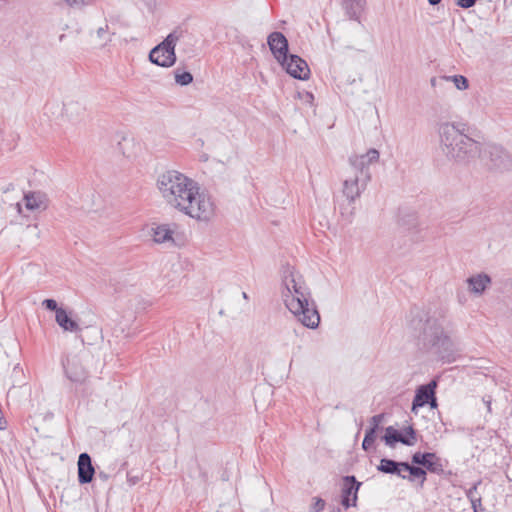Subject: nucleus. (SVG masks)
Wrapping results in <instances>:
<instances>
[{"instance_id":"obj_31","label":"nucleus","mask_w":512,"mask_h":512,"mask_svg":"<svg viewBox=\"0 0 512 512\" xmlns=\"http://www.w3.org/2000/svg\"><path fill=\"white\" fill-rule=\"evenodd\" d=\"M375 439H376V433L374 432V429H368L365 433V437L362 442V448L365 451H369L372 448Z\"/></svg>"},{"instance_id":"obj_30","label":"nucleus","mask_w":512,"mask_h":512,"mask_svg":"<svg viewBox=\"0 0 512 512\" xmlns=\"http://www.w3.org/2000/svg\"><path fill=\"white\" fill-rule=\"evenodd\" d=\"M67 6L72 9H82L86 6H90L96 2V0H62Z\"/></svg>"},{"instance_id":"obj_35","label":"nucleus","mask_w":512,"mask_h":512,"mask_svg":"<svg viewBox=\"0 0 512 512\" xmlns=\"http://www.w3.org/2000/svg\"><path fill=\"white\" fill-rule=\"evenodd\" d=\"M42 305L45 306L48 310L55 311V315H57V310L61 308L58 307V304L54 299H45L42 302Z\"/></svg>"},{"instance_id":"obj_20","label":"nucleus","mask_w":512,"mask_h":512,"mask_svg":"<svg viewBox=\"0 0 512 512\" xmlns=\"http://www.w3.org/2000/svg\"><path fill=\"white\" fill-rule=\"evenodd\" d=\"M85 111V104L80 100H70L63 107V113L70 119L83 115Z\"/></svg>"},{"instance_id":"obj_4","label":"nucleus","mask_w":512,"mask_h":512,"mask_svg":"<svg viewBox=\"0 0 512 512\" xmlns=\"http://www.w3.org/2000/svg\"><path fill=\"white\" fill-rule=\"evenodd\" d=\"M216 204L212 196L201 189L198 182L191 189L177 211L198 221L208 223L216 216Z\"/></svg>"},{"instance_id":"obj_41","label":"nucleus","mask_w":512,"mask_h":512,"mask_svg":"<svg viewBox=\"0 0 512 512\" xmlns=\"http://www.w3.org/2000/svg\"><path fill=\"white\" fill-rule=\"evenodd\" d=\"M436 82H437V79H436V78H432V79H431V85H432L433 87H435V86H436Z\"/></svg>"},{"instance_id":"obj_15","label":"nucleus","mask_w":512,"mask_h":512,"mask_svg":"<svg viewBox=\"0 0 512 512\" xmlns=\"http://www.w3.org/2000/svg\"><path fill=\"white\" fill-rule=\"evenodd\" d=\"M360 485L361 483L356 482L354 476L345 477L341 500V503L345 508L356 506L357 493Z\"/></svg>"},{"instance_id":"obj_36","label":"nucleus","mask_w":512,"mask_h":512,"mask_svg":"<svg viewBox=\"0 0 512 512\" xmlns=\"http://www.w3.org/2000/svg\"><path fill=\"white\" fill-rule=\"evenodd\" d=\"M325 508V501L321 498H314L312 509L314 512H321Z\"/></svg>"},{"instance_id":"obj_28","label":"nucleus","mask_w":512,"mask_h":512,"mask_svg":"<svg viewBox=\"0 0 512 512\" xmlns=\"http://www.w3.org/2000/svg\"><path fill=\"white\" fill-rule=\"evenodd\" d=\"M96 37L99 40V45L101 47L106 46L109 42L112 41V34L108 32V25H105L104 27H99L96 30Z\"/></svg>"},{"instance_id":"obj_37","label":"nucleus","mask_w":512,"mask_h":512,"mask_svg":"<svg viewBox=\"0 0 512 512\" xmlns=\"http://www.w3.org/2000/svg\"><path fill=\"white\" fill-rule=\"evenodd\" d=\"M476 0H456L458 6L462 8H470L475 4Z\"/></svg>"},{"instance_id":"obj_1","label":"nucleus","mask_w":512,"mask_h":512,"mask_svg":"<svg viewBox=\"0 0 512 512\" xmlns=\"http://www.w3.org/2000/svg\"><path fill=\"white\" fill-rule=\"evenodd\" d=\"M283 284L285 289L282 298L286 308L303 326L316 329L320 324V314L303 276L296 271H289Z\"/></svg>"},{"instance_id":"obj_5","label":"nucleus","mask_w":512,"mask_h":512,"mask_svg":"<svg viewBox=\"0 0 512 512\" xmlns=\"http://www.w3.org/2000/svg\"><path fill=\"white\" fill-rule=\"evenodd\" d=\"M179 39V33H170L160 44L150 51L149 60L151 63L164 68L173 66L176 62L175 47Z\"/></svg>"},{"instance_id":"obj_25","label":"nucleus","mask_w":512,"mask_h":512,"mask_svg":"<svg viewBox=\"0 0 512 512\" xmlns=\"http://www.w3.org/2000/svg\"><path fill=\"white\" fill-rule=\"evenodd\" d=\"M402 469L405 472L409 473L407 479H409L410 481H413L415 478H420L421 483H423L426 480V472L420 467L411 466L405 462V464L402 465Z\"/></svg>"},{"instance_id":"obj_34","label":"nucleus","mask_w":512,"mask_h":512,"mask_svg":"<svg viewBox=\"0 0 512 512\" xmlns=\"http://www.w3.org/2000/svg\"><path fill=\"white\" fill-rule=\"evenodd\" d=\"M383 419V414L374 415L370 420L371 427L369 429H374V432L376 433Z\"/></svg>"},{"instance_id":"obj_21","label":"nucleus","mask_w":512,"mask_h":512,"mask_svg":"<svg viewBox=\"0 0 512 512\" xmlns=\"http://www.w3.org/2000/svg\"><path fill=\"white\" fill-rule=\"evenodd\" d=\"M364 0H343V7L350 19H358L364 7Z\"/></svg>"},{"instance_id":"obj_17","label":"nucleus","mask_w":512,"mask_h":512,"mask_svg":"<svg viewBox=\"0 0 512 512\" xmlns=\"http://www.w3.org/2000/svg\"><path fill=\"white\" fill-rule=\"evenodd\" d=\"M78 481L80 484L90 483L93 479L95 469L91 457L87 453H81L78 457Z\"/></svg>"},{"instance_id":"obj_3","label":"nucleus","mask_w":512,"mask_h":512,"mask_svg":"<svg viewBox=\"0 0 512 512\" xmlns=\"http://www.w3.org/2000/svg\"><path fill=\"white\" fill-rule=\"evenodd\" d=\"M196 183L184 173L171 169L157 176L156 188L165 203L177 210Z\"/></svg>"},{"instance_id":"obj_33","label":"nucleus","mask_w":512,"mask_h":512,"mask_svg":"<svg viewBox=\"0 0 512 512\" xmlns=\"http://www.w3.org/2000/svg\"><path fill=\"white\" fill-rule=\"evenodd\" d=\"M383 419V414L374 415L370 420L371 427L369 429H374V432L376 433Z\"/></svg>"},{"instance_id":"obj_39","label":"nucleus","mask_w":512,"mask_h":512,"mask_svg":"<svg viewBox=\"0 0 512 512\" xmlns=\"http://www.w3.org/2000/svg\"><path fill=\"white\" fill-rule=\"evenodd\" d=\"M429 4L431 5H437L441 2V0H428Z\"/></svg>"},{"instance_id":"obj_22","label":"nucleus","mask_w":512,"mask_h":512,"mask_svg":"<svg viewBox=\"0 0 512 512\" xmlns=\"http://www.w3.org/2000/svg\"><path fill=\"white\" fill-rule=\"evenodd\" d=\"M405 462H396L391 459H381L380 464L378 465V470L386 473V474H395L400 475V470L402 469V465H404Z\"/></svg>"},{"instance_id":"obj_45","label":"nucleus","mask_w":512,"mask_h":512,"mask_svg":"<svg viewBox=\"0 0 512 512\" xmlns=\"http://www.w3.org/2000/svg\"><path fill=\"white\" fill-rule=\"evenodd\" d=\"M334 512H341V511H340V509H337V510H336V511H334Z\"/></svg>"},{"instance_id":"obj_7","label":"nucleus","mask_w":512,"mask_h":512,"mask_svg":"<svg viewBox=\"0 0 512 512\" xmlns=\"http://www.w3.org/2000/svg\"><path fill=\"white\" fill-rule=\"evenodd\" d=\"M479 158L492 169L499 171L512 169V155L496 144H483L482 155H479Z\"/></svg>"},{"instance_id":"obj_24","label":"nucleus","mask_w":512,"mask_h":512,"mask_svg":"<svg viewBox=\"0 0 512 512\" xmlns=\"http://www.w3.org/2000/svg\"><path fill=\"white\" fill-rule=\"evenodd\" d=\"M480 483L481 482L478 481L466 491V497L470 500L474 512H479V510L482 509V498L477 494V488Z\"/></svg>"},{"instance_id":"obj_11","label":"nucleus","mask_w":512,"mask_h":512,"mask_svg":"<svg viewBox=\"0 0 512 512\" xmlns=\"http://www.w3.org/2000/svg\"><path fill=\"white\" fill-rule=\"evenodd\" d=\"M286 72L292 77L306 80L309 77L310 69L305 60L297 55H289L285 60L279 62Z\"/></svg>"},{"instance_id":"obj_2","label":"nucleus","mask_w":512,"mask_h":512,"mask_svg":"<svg viewBox=\"0 0 512 512\" xmlns=\"http://www.w3.org/2000/svg\"><path fill=\"white\" fill-rule=\"evenodd\" d=\"M440 146L447 158L466 164L482 155V145L465 133L464 125L443 123L439 126Z\"/></svg>"},{"instance_id":"obj_40","label":"nucleus","mask_w":512,"mask_h":512,"mask_svg":"<svg viewBox=\"0 0 512 512\" xmlns=\"http://www.w3.org/2000/svg\"><path fill=\"white\" fill-rule=\"evenodd\" d=\"M404 470H400V475H398L399 477H401L402 479H407L408 476L406 474H404Z\"/></svg>"},{"instance_id":"obj_10","label":"nucleus","mask_w":512,"mask_h":512,"mask_svg":"<svg viewBox=\"0 0 512 512\" xmlns=\"http://www.w3.org/2000/svg\"><path fill=\"white\" fill-rule=\"evenodd\" d=\"M63 368L67 378L75 383H84L88 378V370L83 364L80 355L67 356L63 361Z\"/></svg>"},{"instance_id":"obj_44","label":"nucleus","mask_w":512,"mask_h":512,"mask_svg":"<svg viewBox=\"0 0 512 512\" xmlns=\"http://www.w3.org/2000/svg\"><path fill=\"white\" fill-rule=\"evenodd\" d=\"M307 96L310 98V99H313V95L308 93Z\"/></svg>"},{"instance_id":"obj_18","label":"nucleus","mask_w":512,"mask_h":512,"mask_svg":"<svg viewBox=\"0 0 512 512\" xmlns=\"http://www.w3.org/2000/svg\"><path fill=\"white\" fill-rule=\"evenodd\" d=\"M412 462L426 467L431 472H438L442 469L440 460L435 453L416 452L412 456Z\"/></svg>"},{"instance_id":"obj_8","label":"nucleus","mask_w":512,"mask_h":512,"mask_svg":"<svg viewBox=\"0 0 512 512\" xmlns=\"http://www.w3.org/2000/svg\"><path fill=\"white\" fill-rule=\"evenodd\" d=\"M369 182L370 177L367 174L355 172H352V175L344 180L342 194L349 204L354 203L361 196Z\"/></svg>"},{"instance_id":"obj_38","label":"nucleus","mask_w":512,"mask_h":512,"mask_svg":"<svg viewBox=\"0 0 512 512\" xmlns=\"http://www.w3.org/2000/svg\"><path fill=\"white\" fill-rule=\"evenodd\" d=\"M484 401H485V404L487 406L488 412H491V400L488 399V400H484Z\"/></svg>"},{"instance_id":"obj_26","label":"nucleus","mask_w":512,"mask_h":512,"mask_svg":"<svg viewBox=\"0 0 512 512\" xmlns=\"http://www.w3.org/2000/svg\"><path fill=\"white\" fill-rule=\"evenodd\" d=\"M442 80L453 82L458 90H466L469 87L468 79L462 75L442 76Z\"/></svg>"},{"instance_id":"obj_27","label":"nucleus","mask_w":512,"mask_h":512,"mask_svg":"<svg viewBox=\"0 0 512 512\" xmlns=\"http://www.w3.org/2000/svg\"><path fill=\"white\" fill-rule=\"evenodd\" d=\"M437 344L444 350V351H451V352H458L459 348L454 343V341L447 335H443L442 337H439L437 340Z\"/></svg>"},{"instance_id":"obj_14","label":"nucleus","mask_w":512,"mask_h":512,"mask_svg":"<svg viewBox=\"0 0 512 512\" xmlns=\"http://www.w3.org/2000/svg\"><path fill=\"white\" fill-rule=\"evenodd\" d=\"M269 48L278 62L285 60L288 53V41L281 32H272L267 39Z\"/></svg>"},{"instance_id":"obj_9","label":"nucleus","mask_w":512,"mask_h":512,"mask_svg":"<svg viewBox=\"0 0 512 512\" xmlns=\"http://www.w3.org/2000/svg\"><path fill=\"white\" fill-rule=\"evenodd\" d=\"M379 159V151L371 148L365 154H354L350 156L349 164L352 172L357 174L365 173L371 178L369 166L378 163Z\"/></svg>"},{"instance_id":"obj_13","label":"nucleus","mask_w":512,"mask_h":512,"mask_svg":"<svg viewBox=\"0 0 512 512\" xmlns=\"http://www.w3.org/2000/svg\"><path fill=\"white\" fill-rule=\"evenodd\" d=\"M405 432L406 434L404 435L393 426H389L385 429L383 440L385 441V444L390 447H394L396 442H400L407 446L414 445L416 443V433L414 429L409 426L406 428Z\"/></svg>"},{"instance_id":"obj_19","label":"nucleus","mask_w":512,"mask_h":512,"mask_svg":"<svg viewBox=\"0 0 512 512\" xmlns=\"http://www.w3.org/2000/svg\"><path fill=\"white\" fill-rule=\"evenodd\" d=\"M55 321L64 331L72 333L81 332L80 325L69 316V314L64 308H60L59 310H57V315H55Z\"/></svg>"},{"instance_id":"obj_32","label":"nucleus","mask_w":512,"mask_h":512,"mask_svg":"<svg viewBox=\"0 0 512 512\" xmlns=\"http://www.w3.org/2000/svg\"><path fill=\"white\" fill-rule=\"evenodd\" d=\"M383 419V414L374 415L370 420L371 427L369 429H374V432L376 433Z\"/></svg>"},{"instance_id":"obj_23","label":"nucleus","mask_w":512,"mask_h":512,"mask_svg":"<svg viewBox=\"0 0 512 512\" xmlns=\"http://www.w3.org/2000/svg\"><path fill=\"white\" fill-rule=\"evenodd\" d=\"M25 206L29 210L40 208L44 202V196L39 192H30L24 196Z\"/></svg>"},{"instance_id":"obj_6","label":"nucleus","mask_w":512,"mask_h":512,"mask_svg":"<svg viewBox=\"0 0 512 512\" xmlns=\"http://www.w3.org/2000/svg\"><path fill=\"white\" fill-rule=\"evenodd\" d=\"M152 239L157 244L168 247H181L186 243V236L176 223L158 224L152 227Z\"/></svg>"},{"instance_id":"obj_43","label":"nucleus","mask_w":512,"mask_h":512,"mask_svg":"<svg viewBox=\"0 0 512 512\" xmlns=\"http://www.w3.org/2000/svg\"><path fill=\"white\" fill-rule=\"evenodd\" d=\"M242 296H243V298H244V299H246V300L248 299V295H247V293H246V292H243V293H242Z\"/></svg>"},{"instance_id":"obj_12","label":"nucleus","mask_w":512,"mask_h":512,"mask_svg":"<svg viewBox=\"0 0 512 512\" xmlns=\"http://www.w3.org/2000/svg\"><path fill=\"white\" fill-rule=\"evenodd\" d=\"M436 386L437 383L435 380H433L430 383L422 385L417 389L412 403L413 412H415L417 408L423 407L426 404H430L431 408H435L437 406L435 398Z\"/></svg>"},{"instance_id":"obj_16","label":"nucleus","mask_w":512,"mask_h":512,"mask_svg":"<svg viewBox=\"0 0 512 512\" xmlns=\"http://www.w3.org/2000/svg\"><path fill=\"white\" fill-rule=\"evenodd\" d=\"M491 283V277L483 272L474 274L466 279L468 292L475 296H481Z\"/></svg>"},{"instance_id":"obj_42","label":"nucleus","mask_w":512,"mask_h":512,"mask_svg":"<svg viewBox=\"0 0 512 512\" xmlns=\"http://www.w3.org/2000/svg\"><path fill=\"white\" fill-rule=\"evenodd\" d=\"M352 215H353V209H351V210L347 213V218H348V219H350Z\"/></svg>"},{"instance_id":"obj_29","label":"nucleus","mask_w":512,"mask_h":512,"mask_svg":"<svg viewBox=\"0 0 512 512\" xmlns=\"http://www.w3.org/2000/svg\"><path fill=\"white\" fill-rule=\"evenodd\" d=\"M193 81V76L190 72L175 71V82L181 86L190 84Z\"/></svg>"}]
</instances>
